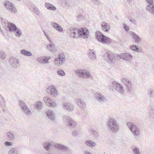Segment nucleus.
Listing matches in <instances>:
<instances>
[{"instance_id": "obj_3", "label": "nucleus", "mask_w": 154, "mask_h": 154, "mask_svg": "<svg viewBox=\"0 0 154 154\" xmlns=\"http://www.w3.org/2000/svg\"><path fill=\"white\" fill-rule=\"evenodd\" d=\"M116 56L109 51H107L103 55V59L109 64L112 65L115 62V59H117Z\"/></svg>"}, {"instance_id": "obj_46", "label": "nucleus", "mask_w": 154, "mask_h": 154, "mask_svg": "<svg viewBox=\"0 0 154 154\" xmlns=\"http://www.w3.org/2000/svg\"><path fill=\"white\" fill-rule=\"evenodd\" d=\"M33 10L35 13L36 14L38 15H39L40 12L37 8H33Z\"/></svg>"}, {"instance_id": "obj_30", "label": "nucleus", "mask_w": 154, "mask_h": 154, "mask_svg": "<svg viewBox=\"0 0 154 154\" xmlns=\"http://www.w3.org/2000/svg\"><path fill=\"white\" fill-rule=\"evenodd\" d=\"M85 143L87 146L91 148L94 147L96 146V143L90 140H86L85 142Z\"/></svg>"}, {"instance_id": "obj_2", "label": "nucleus", "mask_w": 154, "mask_h": 154, "mask_svg": "<svg viewBox=\"0 0 154 154\" xmlns=\"http://www.w3.org/2000/svg\"><path fill=\"white\" fill-rule=\"evenodd\" d=\"M95 35L98 40L103 43L109 45L111 42V40L109 38L106 36L99 31H97Z\"/></svg>"}, {"instance_id": "obj_6", "label": "nucleus", "mask_w": 154, "mask_h": 154, "mask_svg": "<svg viewBox=\"0 0 154 154\" xmlns=\"http://www.w3.org/2000/svg\"><path fill=\"white\" fill-rule=\"evenodd\" d=\"M121 81L123 85L125 86L126 90L131 92L132 90V85L131 81L126 78H122Z\"/></svg>"}, {"instance_id": "obj_40", "label": "nucleus", "mask_w": 154, "mask_h": 154, "mask_svg": "<svg viewBox=\"0 0 154 154\" xmlns=\"http://www.w3.org/2000/svg\"><path fill=\"white\" fill-rule=\"evenodd\" d=\"M51 58L50 57L44 56L42 57L43 64H45L49 63L48 60Z\"/></svg>"}, {"instance_id": "obj_56", "label": "nucleus", "mask_w": 154, "mask_h": 154, "mask_svg": "<svg viewBox=\"0 0 154 154\" xmlns=\"http://www.w3.org/2000/svg\"><path fill=\"white\" fill-rule=\"evenodd\" d=\"M51 43H53L52 42V41L50 39V38H49L48 39H47Z\"/></svg>"}, {"instance_id": "obj_7", "label": "nucleus", "mask_w": 154, "mask_h": 154, "mask_svg": "<svg viewBox=\"0 0 154 154\" xmlns=\"http://www.w3.org/2000/svg\"><path fill=\"white\" fill-rule=\"evenodd\" d=\"M117 59H121L127 61L132 59L133 56L129 53H122L120 55L116 56Z\"/></svg>"}, {"instance_id": "obj_48", "label": "nucleus", "mask_w": 154, "mask_h": 154, "mask_svg": "<svg viewBox=\"0 0 154 154\" xmlns=\"http://www.w3.org/2000/svg\"><path fill=\"white\" fill-rule=\"evenodd\" d=\"M124 27L125 30L126 32H128L129 30V27L126 24L124 23Z\"/></svg>"}, {"instance_id": "obj_39", "label": "nucleus", "mask_w": 154, "mask_h": 154, "mask_svg": "<svg viewBox=\"0 0 154 154\" xmlns=\"http://www.w3.org/2000/svg\"><path fill=\"white\" fill-rule=\"evenodd\" d=\"M8 154H18L17 148L16 147L12 148L9 151Z\"/></svg>"}, {"instance_id": "obj_4", "label": "nucleus", "mask_w": 154, "mask_h": 154, "mask_svg": "<svg viewBox=\"0 0 154 154\" xmlns=\"http://www.w3.org/2000/svg\"><path fill=\"white\" fill-rule=\"evenodd\" d=\"M127 126L135 137H138L140 134L139 128L131 122H128Z\"/></svg>"}, {"instance_id": "obj_12", "label": "nucleus", "mask_w": 154, "mask_h": 154, "mask_svg": "<svg viewBox=\"0 0 154 154\" xmlns=\"http://www.w3.org/2000/svg\"><path fill=\"white\" fill-rule=\"evenodd\" d=\"M5 5V7L9 11L13 13H15L16 12V8H15L14 5L11 2L8 1H6Z\"/></svg>"}, {"instance_id": "obj_41", "label": "nucleus", "mask_w": 154, "mask_h": 154, "mask_svg": "<svg viewBox=\"0 0 154 154\" xmlns=\"http://www.w3.org/2000/svg\"><path fill=\"white\" fill-rule=\"evenodd\" d=\"M42 103L40 101H38L35 104V108L38 109H41L42 106Z\"/></svg>"}, {"instance_id": "obj_47", "label": "nucleus", "mask_w": 154, "mask_h": 154, "mask_svg": "<svg viewBox=\"0 0 154 154\" xmlns=\"http://www.w3.org/2000/svg\"><path fill=\"white\" fill-rule=\"evenodd\" d=\"M146 2L148 4L147 5H152L153 4V0H146Z\"/></svg>"}, {"instance_id": "obj_20", "label": "nucleus", "mask_w": 154, "mask_h": 154, "mask_svg": "<svg viewBox=\"0 0 154 154\" xmlns=\"http://www.w3.org/2000/svg\"><path fill=\"white\" fill-rule=\"evenodd\" d=\"M51 24L55 29L59 32H61L63 31V29L61 26L56 23L52 22Z\"/></svg>"}, {"instance_id": "obj_18", "label": "nucleus", "mask_w": 154, "mask_h": 154, "mask_svg": "<svg viewBox=\"0 0 154 154\" xmlns=\"http://www.w3.org/2000/svg\"><path fill=\"white\" fill-rule=\"evenodd\" d=\"M129 33L130 35L132 37V38L134 39L136 43L138 44L141 42V38L138 35L133 32H129Z\"/></svg>"}, {"instance_id": "obj_52", "label": "nucleus", "mask_w": 154, "mask_h": 154, "mask_svg": "<svg viewBox=\"0 0 154 154\" xmlns=\"http://www.w3.org/2000/svg\"><path fill=\"white\" fill-rule=\"evenodd\" d=\"M0 56L2 59H4L5 57V55L3 53H1L0 54Z\"/></svg>"}, {"instance_id": "obj_26", "label": "nucleus", "mask_w": 154, "mask_h": 154, "mask_svg": "<svg viewBox=\"0 0 154 154\" xmlns=\"http://www.w3.org/2000/svg\"><path fill=\"white\" fill-rule=\"evenodd\" d=\"M8 27L9 28V30L10 32L16 31L17 30L16 26L12 23H8Z\"/></svg>"}, {"instance_id": "obj_29", "label": "nucleus", "mask_w": 154, "mask_h": 154, "mask_svg": "<svg viewBox=\"0 0 154 154\" xmlns=\"http://www.w3.org/2000/svg\"><path fill=\"white\" fill-rule=\"evenodd\" d=\"M146 9L154 15V4L152 5H147L146 7Z\"/></svg>"}, {"instance_id": "obj_36", "label": "nucleus", "mask_w": 154, "mask_h": 154, "mask_svg": "<svg viewBox=\"0 0 154 154\" xmlns=\"http://www.w3.org/2000/svg\"><path fill=\"white\" fill-rule=\"evenodd\" d=\"M147 94L149 97H154V89L153 88H150L147 91Z\"/></svg>"}, {"instance_id": "obj_23", "label": "nucleus", "mask_w": 154, "mask_h": 154, "mask_svg": "<svg viewBox=\"0 0 154 154\" xmlns=\"http://www.w3.org/2000/svg\"><path fill=\"white\" fill-rule=\"evenodd\" d=\"M75 100L76 103L80 107L84 108L85 107L86 103L83 100L78 98L76 99Z\"/></svg>"}, {"instance_id": "obj_17", "label": "nucleus", "mask_w": 154, "mask_h": 154, "mask_svg": "<svg viewBox=\"0 0 154 154\" xmlns=\"http://www.w3.org/2000/svg\"><path fill=\"white\" fill-rule=\"evenodd\" d=\"M43 100L47 105L52 107L57 106V104L48 97H45L43 98Z\"/></svg>"}, {"instance_id": "obj_54", "label": "nucleus", "mask_w": 154, "mask_h": 154, "mask_svg": "<svg viewBox=\"0 0 154 154\" xmlns=\"http://www.w3.org/2000/svg\"><path fill=\"white\" fill-rule=\"evenodd\" d=\"M92 2L94 4H97L99 3L98 0H91Z\"/></svg>"}, {"instance_id": "obj_33", "label": "nucleus", "mask_w": 154, "mask_h": 154, "mask_svg": "<svg viewBox=\"0 0 154 154\" xmlns=\"http://www.w3.org/2000/svg\"><path fill=\"white\" fill-rule=\"evenodd\" d=\"M53 143L52 142H45L43 144L44 148L46 150L48 151L49 150V148L52 145Z\"/></svg>"}, {"instance_id": "obj_34", "label": "nucleus", "mask_w": 154, "mask_h": 154, "mask_svg": "<svg viewBox=\"0 0 154 154\" xmlns=\"http://www.w3.org/2000/svg\"><path fill=\"white\" fill-rule=\"evenodd\" d=\"M47 47L48 49L51 52H54L56 50L55 45L53 43L47 45Z\"/></svg>"}, {"instance_id": "obj_58", "label": "nucleus", "mask_w": 154, "mask_h": 154, "mask_svg": "<svg viewBox=\"0 0 154 154\" xmlns=\"http://www.w3.org/2000/svg\"><path fill=\"white\" fill-rule=\"evenodd\" d=\"M130 21L131 22L133 23L134 22V20H132L131 19V20H130Z\"/></svg>"}, {"instance_id": "obj_59", "label": "nucleus", "mask_w": 154, "mask_h": 154, "mask_svg": "<svg viewBox=\"0 0 154 154\" xmlns=\"http://www.w3.org/2000/svg\"><path fill=\"white\" fill-rule=\"evenodd\" d=\"M46 37L47 38V39H48L49 38V36L48 35L46 36Z\"/></svg>"}, {"instance_id": "obj_5", "label": "nucleus", "mask_w": 154, "mask_h": 154, "mask_svg": "<svg viewBox=\"0 0 154 154\" xmlns=\"http://www.w3.org/2000/svg\"><path fill=\"white\" fill-rule=\"evenodd\" d=\"M65 56L63 54H59L57 57L55 58L54 63L57 66H60L64 63L65 60Z\"/></svg>"}, {"instance_id": "obj_25", "label": "nucleus", "mask_w": 154, "mask_h": 154, "mask_svg": "<svg viewBox=\"0 0 154 154\" xmlns=\"http://www.w3.org/2000/svg\"><path fill=\"white\" fill-rule=\"evenodd\" d=\"M130 48L133 51L138 52H141L142 50V48L140 47H139L138 45H131L130 46Z\"/></svg>"}, {"instance_id": "obj_44", "label": "nucleus", "mask_w": 154, "mask_h": 154, "mask_svg": "<svg viewBox=\"0 0 154 154\" xmlns=\"http://www.w3.org/2000/svg\"><path fill=\"white\" fill-rule=\"evenodd\" d=\"M15 32V35L17 37H20L22 35V32L19 29L17 28V30Z\"/></svg>"}, {"instance_id": "obj_35", "label": "nucleus", "mask_w": 154, "mask_h": 154, "mask_svg": "<svg viewBox=\"0 0 154 154\" xmlns=\"http://www.w3.org/2000/svg\"><path fill=\"white\" fill-rule=\"evenodd\" d=\"M6 135L9 140L11 141L14 139V136L12 132L9 131L6 133Z\"/></svg>"}, {"instance_id": "obj_55", "label": "nucleus", "mask_w": 154, "mask_h": 154, "mask_svg": "<svg viewBox=\"0 0 154 154\" xmlns=\"http://www.w3.org/2000/svg\"><path fill=\"white\" fill-rule=\"evenodd\" d=\"M84 154H92L89 151H85L84 152Z\"/></svg>"}, {"instance_id": "obj_16", "label": "nucleus", "mask_w": 154, "mask_h": 154, "mask_svg": "<svg viewBox=\"0 0 154 154\" xmlns=\"http://www.w3.org/2000/svg\"><path fill=\"white\" fill-rule=\"evenodd\" d=\"M70 35L71 37L74 38H78L79 37V29L75 27H71L69 29Z\"/></svg>"}, {"instance_id": "obj_50", "label": "nucleus", "mask_w": 154, "mask_h": 154, "mask_svg": "<svg viewBox=\"0 0 154 154\" xmlns=\"http://www.w3.org/2000/svg\"><path fill=\"white\" fill-rule=\"evenodd\" d=\"M5 144L6 146H10L12 145V143L11 142L6 141L5 142Z\"/></svg>"}, {"instance_id": "obj_9", "label": "nucleus", "mask_w": 154, "mask_h": 154, "mask_svg": "<svg viewBox=\"0 0 154 154\" xmlns=\"http://www.w3.org/2000/svg\"><path fill=\"white\" fill-rule=\"evenodd\" d=\"M88 30L86 28H81L79 29L78 34L79 37L83 38L84 39H87L89 36Z\"/></svg>"}, {"instance_id": "obj_27", "label": "nucleus", "mask_w": 154, "mask_h": 154, "mask_svg": "<svg viewBox=\"0 0 154 154\" xmlns=\"http://www.w3.org/2000/svg\"><path fill=\"white\" fill-rule=\"evenodd\" d=\"M89 57L91 60H95L96 58L95 51L93 50L90 49L89 51Z\"/></svg>"}, {"instance_id": "obj_42", "label": "nucleus", "mask_w": 154, "mask_h": 154, "mask_svg": "<svg viewBox=\"0 0 154 154\" xmlns=\"http://www.w3.org/2000/svg\"><path fill=\"white\" fill-rule=\"evenodd\" d=\"M91 134L93 135L94 137H98V133L96 131L93 129H91Z\"/></svg>"}, {"instance_id": "obj_51", "label": "nucleus", "mask_w": 154, "mask_h": 154, "mask_svg": "<svg viewBox=\"0 0 154 154\" xmlns=\"http://www.w3.org/2000/svg\"><path fill=\"white\" fill-rule=\"evenodd\" d=\"M72 135L74 136H76L78 135V133L77 131H73L72 133Z\"/></svg>"}, {"instance_id": "obj_11", "label": "nucleus", "mask_w": 154, "mask_h": 154, "mask_svg": "<svg viewBox=\"0 0 154 154\" xmlns=\"http://www.w3.org/2000/svg\"><path fill=\"white\" fill-rule=\"evenodd\" d=\"M113 85L116 91L121 94H123L124 91V88L123 86L121 84L118 83L116 82H113Z\"/></svg>"}, {"instance_id": "obj_15", "label": "nucleus", "mask_w": 154, "mask_h": 154, "mask_svg": "<svg viewBox=\"0 0 154 154\" xmlns=\"http://www.w3.org/2000/svg\"><path fill=\"white\" fill-rule=\"evenodd\" d=\"M9 62L11 65L14 68H17L20 66L19 60L14 57H12L10 58Z\"/></svg>"}, {"instance_id": "obj_37", "label": "nucleus", "mask_w": 154, "mask_h": 154, "mask_svg": "<svg viewBox=\"0 0 154 154\" xmlns=\"http://www.w3.org/2000/svg\"><path fill=\"white\" fill-rule=\"evenodd\" d=\"M20 53L23 55L27 56H31L32 55V54L31 52L24 49L21 50Z\"/></svg>"}, {"instance_id": "obj_14", "label": "nucleus", "mask_w": 154, "mask_h": 154, "mask_svg": "<svg viewBox=\"0 0 154 154\" xmlns=\"http://www.w3.org/2000/svg\"><path fill=\"white\" fill-rule=\"evenodd\" d=\"M47 92L53 96L56 97L58 94V93L56 88L54 86H49L47 89Z\"/></svg>"}, {"instance_id": "obj_21", "label": "nucleus", "mask_w": 154, "mask_h": 154, "mask_svg": "<svg viewBox=\"0 0 154 154\" xmlns=\"http://www.w3.org/2000/svg\"><path fill=\"white\" fill-rule=\"evenodd\" d=\"M62 105L64 109L69 111H72L74 109L73 105L69 103H64Z\"/></svg>"}, {"instance_id": "obj_38", "label": "nucleus", "mask_w": 154, "mask_h": 154, "mask_svg": "<svg viewBox=\"0 0 154 154\" xmlns=\"http://www.w3.org/2000/svg\"><path fill=\"white\" fill-rule=\"evenodd\" d=\"M132 151L134 154H141L140 149L137 147L133 148Z\"/></svg>"}, {"instance_id": "obj_49", "label": "nucleus", "mask_w": 154, "mask_h": 154, "mask_svg": "<svg viewBox=\"0 0 154 154\" xmlns=\"http://www.w3.org/2000/svg\"><path fill=\"white\" fill-rule=\"evenodd\" d=\"M37 61L40 63L43 64L42 57H38L37 59Z\"/></svg>"}, {"instance_id": "obj_45", "label": "nucleus", "mask_w": 154, "mask_h": 154, "mask_svg": "<svg viewBox=\"0 0 154 154\" xmlns=\"http://www.w3.org/2000/svg\"><path fill=\"white\" fill-rule=\"evenodd\" d=\"M57 73L58 75L61 76H63L65 75V72L62 69L57 70Z\"/></svg>"}, {"instance_id": "obj_43", "label": "nucleus", "mask_w": 154, "mask_h": 154, "mask_svg": "<svg viewBox=\"0 0 154 154\" xmlns=\"http://www.w3.org/2000/svg\"><path fill=\"white\" fill-rule=\"evenodd\" d=\"M5 100L2 96L0 94V106H3L4 105Z\"/></svg>"}, {"instance_id": "obj_28", "label": "nucleus", "mask_w": 154, "mask_h": 154, "mask_svg": "<svg viewBox=\"0 0 154 154\" xmlns=\"http://www.w3.org/2000/svg\"><path fill=\"white\" fill-rule=\"evenodd\" d=\"M45 7L48 10L52 11H55L56 10V8L51 4L47 2L45 4Z\"/></svg>"}, {"instance_id": "obj_10", "label": "nucleus", "mask_w": 154, "mask_h": 154, "mask_svg": "<svg viewBox=\"0 0 154 154\" xmlns=\"http://www.w3.org/2000/svg\"><path fill=\"white\" fill-rule=\"evenodd\" d=\"M63 118L65 121L67 122L68 125L70 128H73L76 126V123L75 121L69 116H65L63 117Z\"/></svg>"}, {"instance_id": "obj_32", "label": "nucleus", "mask_w": 154, "mask_h": 154, "mask_svg": "<svg viewBox=\"0 0 154 154\" xmlns=\"http://www.w3.org/2000/svg\"><path fill=\"white\" fill-rule=\"evenodd\" d=\"M82 78L84 79H88L92 78V75L90 73V72L86 69H85Z\"/></svg>"}, {"instance_id": "obj_31", "label": "nucleus", "mask_w": 154, "mask_h": 154, "mask_svg": "<svg viewBox=\"0 0 154 154\" xmlns=\"http://www.w3.org/2000/svg\"><path fill=\"white\" fill-rule=\"evenodd\" d=\"M84 70V69H77L75 71V72L79 76L82 78Z\"/></svg>"}, {"instance_id": "obj_53", "label": "nucleus", "mask_w": 154, "mask_h": 154, "mask_svg": "<svg viewBox=\"0 0 154 154\" xmlns=\"http://www.w3.org/2000/svg\"><path fill=\"white\" fill-rule=\"evenodd\" d=\"M77 18L78 19V20H79L82 18V16L80 14H79L77 16Z\"/></svg>"}, {"instance_id": "obj_13", "label": "nucleus", "mask_w": 154, "mask_h": 154, "mask_svg": "<svg viewBox=\"0 0 154 154\" xmlns=\"http://www.w3.org/2000/svg\"><path fill=\"white\" fill-rule=\"evenodd\" d=\"M94 97L100 103H103L107 100V98L102 94L100 93H95Z\"/></svg>"}, {"instance_id": "obj_24", "label": "nucleus", "mask_w": 154, "mask_h": 154, "mask_svg": "<svg viewBox=\"0 0 154 154\" xmlns=\"http://www.w3.org/2000/svg\"><path fill=\"white\" fill-rule=\"evenodd\" d=\"M46 114L49 119L52 121H54L55 119V116L54 112L51 110H48L46 112Z\"/></svg>"}, {"instance_id": "obj_60", "label": "nucleus", "mask_w": 154, "mask_h": 154, "mask_svg": "<svg viewBox=\"0 0 154 154\" xmlns=\"http://www.w3.org/2000/svg\"><path fill=\"white\" fill-rule=\"evenodd\" d=\"M128 0V2H130V1H131V0Z\"/></svg>"}, {"instance_id": "obj_57", "label": "nucleus", "mask_w": 154, "mask_h": 154, "mask_svg": "<svg viewBox=\"0 0 154 154\" xmlns=\"http://www.w3.org/2000/svg\"><path fill=\"white\" fill-rule=\"evenodd\" d=\"M43 32L45 36H46L48 35L47 33L45 31H44Z\"/></svg>"}, {"instance_id": "obj_22", "label": "nucleus", "mask_w": 154, "mask_h": 154, "mask_svg": "<svg viewBox=\"0 0 154 154\" xmlns=\"http://www.w3.org/2000/svg\"><path fill=\"white\" fill-rule=\"evenodd\" d=\"M110 28L109 25L106 22H103L101 24V28L104 31L108 32Z\"/></svg>"}, {"instance_id": "obj_8", "label": "nucleus", "mask_w": 154, "mask_h": 154, "mask_svg": "<svg viewBox=\"0 0 154 154\" xmlns=\"http://www.w3.org/2000/svg\"><path fill=\"white\" fill-rule=\"evenodd\" d=\"M20 106L22 110L27 116H30L32 114L31 112L26 105L25 102L22 100L19 101Z\"/></svg>"}, {"instance_id": "obj_19", "label": "nucleus", "mask_w": 154, "mask_h": 154, "mask_svg": "<svg viewBox=\"0 0 154 154\" xmlns=\"http://www.w3.org/2000/svg\"><path fill=\"white\" fill-rule=\"evenodd\" d=\"M54 146L55 148L57 149L65 152H67L69 149L67 147L60 144L56 143L54 144Z\"/></svg>"}, {"instance_id": "obj_1", "label": "nucleus", "mask_w": 154, "mask_h": 154, "mask_svg": "<svg viewBox=\"0 0 154 154\" xmlns=\"http://www.w3.org/2000/svg\"><path fill=\"white\" fill-rule=\"evenodd\" d=\"M106 125L108 130L114 133H117L120 129L119 123L113 118L109 119Z\"/></svg>"}]
</instances>
